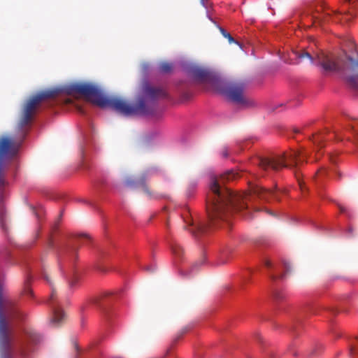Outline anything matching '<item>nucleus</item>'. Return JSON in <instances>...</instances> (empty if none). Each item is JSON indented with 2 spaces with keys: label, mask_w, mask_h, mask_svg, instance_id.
<instances>
[{
  "label": "nucleus",
  "mask_w": 358,
  "mask_h": 358,
  "mask_svg": "<svg viewBox=\"0 0 358 358\" xmlns=\"http://www.w3.org/2000/svg\"><path fill=\"white\" fill-rule=\"evenodd\" d=\"M285 274H280V275H276V274H274V273H271L270 274V278L271 280H275L276 279H278V278H282L283 276H284Z\"/></svg>",
  "instance_id": "nucleus-23"
},
{
  "label": "nucleus",
  "mask_w": 358,
  "mask_h": 358,
  "mask_svg": "<svg viewBox=\"0 0 358 358\" xmlns=\"http://www.w3.org/2000/svg\"><path fill=\"white\" fill-rule=\"evenodd\" d=\"M220 30L222 34H224V28L220 27Z\"/></svg>",
  "instance_id": "nucleus-35"
},
{
  "label": "nucleus",
  "mask_w": 358,
  "mask_h": 358,
  "mask_svg": "<svg viewBox=\"0 0 358 358\" xmlns=\"http://www.w3.org/2000/svg\"><path fill=\"white\" fill-rule=\"evenodd\" d=\"M66 92L69 94H78L101 108H109L123 115L149 113L144 100L140 99L134 106L117 96H105L101 90L91 83H76L69 85Z\"/></svg>",
  "instance_id": "nucleus-2"
},
{
  "label": "nucleus",
  "mask_w": 358,
  "mask_h": 358,
  "mask_svg": "<svg viewBox=\"0 0 358 358\" xmlns=\"http://www.w3.org/2000/svg\"><path fill=\"white\" fill-rule=\"evenodd\" d=\"M225 96L229 102L240 109L254 105L253 101L245 93V85L241 83H225Z\"/></svg>",
  "instance_id": "nucleus-6"
},
{
  "label": "nucleus",
  "mask_w": 358,
  "mask_h": 358,
  "mask_svg": "<svg viewBox=\"0 0 358 358\" xmlns=\"http://www.w3.org/2000/svg\"><path fill=\"white\" fill-rule=\"evenodd\" d=\"M225 181L226 180H233L236 179L239 174L238 172L235 171L234 170H229V171H225Z\"/></svg>",
  "instance_id": "nucleus-19"
},
{
  "label": "nucleus",
  "mask_w": 358,
  "mask_h": 358,
  "mask_svg": "<svg viewBox=\"0 0 358 358\" xmlns=\"http://www.w3.org/2000/svg\"><path fill=\"white\" fill-rule=\"evenodd\" d=\"M45 279H46V280H47L48 282H49V279H48V277H45Z\"/></svg>",
  "instance_id": "nucleus-40"
},
{
  "label": "nucleus",
  "mask_w": 358,
  "mask_h": 358,
  "mask_svg": "<svg viewBox=\"0 0 358 358\" xmlns=\"http://www.w3.org/2000/svg\"><path fill=\"white\" fill-rule=\"evenodd\" d=\"M352 17L353 15L349 11L341 13L332 10H330L329 8H326L323 4L317 6L313 10L311 16L315 23H324L329 21L336 23H344L349 22Z\"/></svg>",
  "instance_id": "nucleus-8"
},
{
  "label": "nucleus",
  "mask_w": 358,
  "mask_h": 358,
  "mask_svg": "<svg viewBox=\"0 0 358 358\" xmlns=\"http://www.w3.org/2000/svg\"><path fill=\"white\" fill-rule=\"evenodd\" d=\"M173 69V65L171 63L169 62H162L159 64V70L161 73H168L171 71Z\"/></svg>",
  "instance_id": "nucleus-17"
},
{
  "label": "nucleus",
  "mask_w": 358,
  "mask_h": 358,
  "mask_svg": "<svg viewBox=\"0 0 358 358\" xmlns=\"http://www.w3.org/2000/svg\"><path fill=\"white\" fill-rule=\"evenodd\" d=\"M145 97L150 100H155L159 98L166 96V93L162 88L146 86L144 88Z\"/></svg>",
  "instance_id": "nucleus-13"
},
{
  "label": "nucleus",
  "mask_w": 358,
  "mask_h": 358,
  "mask_svg": "<svg viewBox=\"0 0 358 358\" xmlns=\"http://www.w3.org/2000/svg\"><path fill=\"white\" fill-rule=\"evenodd\" d=\"M201 3L206 8H208L209 6V0H200Z\"/></svg>",
  "instance_id": "nucleus-25"
},
{
  "label": "nucleus",
  "mask_w": 358,
  "mask_h": 358,
  "mask_svg": "<svg viewBox=\"0 0 358 358\" xmlns=\"http://www.w3.org/2000/svg\"><path fill=\"white\" fill-rule=\"evenodd\" d=\"M295 54L298 59L301 60L308 59L311 64L321 66L325 71H336L340 69L337 58L333 55L320 52L312 55L305 50L296 51Z\"/></svg>",
  "instance_id": "nucleus-7"
},
{
  "label": "nucleus",
  "mask_w": 358,
  "mask_h": 358,
  "mask_svg": "<svg viewBox=\"0 0 358 358\" xmlns=\"http://www.w3.org/2000/svg\"><path fill=\"white\" fill-rule=\"evenodd\" d=\"M305 155L299 151L292 150L282 156L260 157L255 159L257 166V177L271 176L283 167L293 169L297 167L303 161Z\"/></svg>",
  "instance_id": "nucleus-3"
},
{
  "label": "nucleus",
  "mask_w": 358,
  "mask_h": 358,
  "mask_svg": "<svg viewBox=\"0 0 358 358\" xmlns=\"http://www.w3.org/2000/svg\"><path fill=\"white\" fill-rule=\"evenodd\" d=\"M30 351V350L28 348V344L24 343L22 345L20 349V355L23 357H26L28 355V352Z\"/></svg>",
  "instance_id": "nucleus-21"
},
{
  "label": "nucleus",
  "mask_w": 358,
  "mask_h": 358,
  "mask_svg": "<svg viewBox=\"0 0 358 358\" xmlns=\"http://www.w3.org/2000/svg\"><path fill=\"white\" fill-rule=\"evenodd\" d=\"M264 264L267 268H271L272 266L271 262L269 260H266Z\"/></svg>",
  "instance_id": "nucleus-29"
},
{
  "label": "nucleus",
  "mask_w": 358,
  "mask_h": 358,
  "mask_svg": "<svg viewBox=\"0 0 358 358\" xmlns=\"http://www.w3.org/2000/svg\"><path fill=\"white\" fill-rule=\"evenodd\" d=\"M351 129L354 131V127H351Z\"/></svg>",
  "instance_id": "nucleus-42"
},
{
  "label": "nucleus",
  "mask_w": 358,
  "mask_h": 358,
  "mask_svg": "<svg viewBox=\"0 0 358 358\" xmlns=\"http://www.w3.org/2000/svg\"><path fill=\"white\" fill-rule=\"evenodd\" d=\"M274 297L276 299H280L282 296L280 295V294L278 292H275L274 293Z\"/></svg>",
  "instance_id": "nucleus-27"
},
{
  "label": "nucleus",
  "mask_w": 358,
  "mask_h": 358,
  "mask_svg": "<svg viewBox=\"0 0 358 358\" xmlns=\"http://www.w3.org/2000/svg\"><path fill=\"white\" fill-rule=\"evenodd\" d=\"M52 313L53 316L50 320L51 323L58 325L59 324L65 317V314L62 310L59 308L55 307L52 305Z\"/></svg>",
  "instance_id": "nucleus-14"
},
{
  "label": "nucleus",
  "mask_w": 358,
  "mask_h": 358,
  "mask_svg": "<svg viewBox=\"0 0 358 358\" xmlns=\"http://www.w3.org/2000/svg\"><path fill=\"white\" fill-rule=\"evenodd\" d=\"M325 169H322L318 171V172L317 173V175L319 176V175H322V173H325Z\"/></svg>",
  "instance_id": "nucleus-31"
},
{
  "label": "nucleus",
  "mask_w": 358,
  "mask_h": 358,
  "mask_svg": "<svg viewBox=\"0 0 358 358\" xmlns=\"http://www.w3.org/2000/svg\"><path fill=\"white\" fill-rule=\"evenodd\" d=\"M253 194L259 199L266 201H269L271 199L276 201L280 200L278 192L276 189H269L260 186H256L253 189Z\"/></svg>",
  "instance_id": "nucleus-11"
},
{
  "label": "nucleus",
  "mask_w": 358,
  "mask_h": 358,
  "mask_svg": "<svg viewBox=\"0 0 358 358\" xmlns=\"http://www.w3.org/2000/svg\"><path fill=\"white\" fill-rule=\"evenodd\" d=\"M171 250L173 253V255L177 257H181L183 254V249L182 247L176 243H173L171 244Z\"/></svg>",
  "instance_id": "nucleus-18"
},
{
  "label": "nucleus",
  "mask_w": 358,
  "mask_h": 358,
  "mask_svg": "<svg viewBox=\"0 0 358 358\" xmlns=\"http://www.w3.org/2000/svg\"><path fill=\"white\" fill-rule=\"evenodd\" d=\"M30 340L31 342H35V338L32 336L30 338Z\"/></svg>",
  "instance_id": "nucleus-38"
},
{
  "label": "nucleus",
  "mask_w": 358,
  "mask_h": 358,
  "mask_svg": "<svg viewBox=\"0 0 358 358\" xmlns=\"http://www.w3.org/2000/svg\"><path fill=\"white\" fill-rule=\"evenodd\" d=\"M268 213L269 214L272 215H275V214H274L273 213H272V212H271V211H269V210H268Z\"/></svg>",
  "instance_id": "nucleus-39"
},
{
  "label": "nucleus",
  "mask_w": 358,
  "mask_h": 358,
  "mask_svg": "<svg viewBox=\"0 0 358 358\" xmlns=\"http://www.w3.org/2000/svg\"><path fill=\"white\" fill-rule=\"evenodd\" d=\"M146 269L150 271H153L155 270L154 268H150V267H147Z\"/></svg>",
  "instance_id": "nucleus-36"
},
{
  "label": "nucleus",
  "mask_w": 358,
  "mask_h": 358,
  "mask_svg": "<svg viewBox=\"0 0 358 358\" xmlns=\"http://www.w3.org/2000/svg\"><path fill=\"white\" fill-rule=\"evenodd\" d=\"M350 355L351 356H355L357 355V350L355 349V348L354 347H352L350 348Z\"/></svg>",
  "instance_id": "nucleus-24"
},
{
  "label": "nucleus",
  "mask_w": 358,
  "mask_h": 358,
  "mask_svg": "<svg viewBox=\"0 0 358 358\" xmlns=\"http://www.w3.org/2000/svg\"><path fill=\"white\" fill-rule=\"evenodd\" d=\"M134 183L136 184L138 186H141L143 190V192L147 194L150 198L155 197L157 198L156 196H152V194L151 192L148 189V186L145 184V176L141 177V178L138 179L136 181H131V180H127V185L131 186Z\"/></svg>",
  "instance_id": "nucleus-15"
},
{
  "label": "nucleus",
  "mask_w": 358,
  "mask_h": 358,
  "mask_svg": "<svg viewBox=\"0 0 358 358\" xmlns=\"http://www.w3.org/2000/svg\"><path fill=\"white\" fill-rule=\"evenodd\" d=\"M348 80L352 87L358 88V74L350 76Z\"/></svg>",
  "instance_id": "nucleus-20"
},
{
  "label": "nucleus",
  "mask_w": 358,
  "mask_h": 358,
  "mask_svg": "<svg viewBox=\"0 0 358 358\" xmlns=\"http://www.w3.org/2000/svg\"><path fill=\"white\" fill-rule=\"evenodd\" d=\"M17 152V147L13 141L7 137L0 138V186L3 185L5 180L3 173V159L4 157H12Z\"/></svg>",
  "instance_id": "nucleus-10"
},
{
  "label": "nucleus",
  "mask_w": 358,
  "mask_h": 358,
  "mask_svg": "<svg viewBox=\"0 0 358 358\" xmlns=\"http://www.w3.org/2000/svg\"><path fill=\"white\" fill-rule=\"evenodd\" d=\"M1 224L2 226V227H3V215H1Z\"/></svg>",
  "instance_id": "nucleus-33"
},
{
  "label": "nucleus",
  "mask_w": 358,
  "mask_h": 358,
  "mask_svg": "<svg viewBox=\"0 0 358 358\" xmlns=\"http://www.w3.org/2000/svg\"><path fill=\"white\" fill-rule=\"evenodd\" d=\"M77 281V278L73 279L70 281L69 284L71 287H73Z\"/></svg>",
  "instance_id": "nucleus-30"
},
{
  "label": "nucleus",
  "mask_w": 358,
  "mask_h": 358,
  "mask_svg": "<svg viewBox=\"0 0 358 358\" xmlns=\"http://www.w3.org/2000/svg\"><path fill=\"white\" fill-rule=\"evenodd\" d=\"M284 266L286 269V271L288 272L289 271V266L287 263H285Z\"/></svg>",
  "instance_id": "nucleus-32"
},
{
  "label": "nucleus",
  "mask_w": 358,
  "mask_h": 358,
  "mask_svg": "<svg viewBox=\"0 0 358 358\" xmlns=\"http://www.w3.org/2000/svg\"><path fill=\"white\" fill-rule=\"evenodd\" d=\"M295 174H296V177L297 178V181H298L299 185L300 186V188L302 189H303V182L301 180V179L299 178L297 174L296 173H295Z\"/></svg>",
  "instance_id": "nucleus-26"
},
{
  "label": "nucleus",
  "mask_w": 358,
  "mask_h": 358,
  "mask_svg": "<svg viewBox=\"0 0 358 358\" xmlns=\"http://www.w3.org/2000/svg\"><path fill=\"white\" fill-rule=\"evenodd\" d=\"M189 73L197 83L204 86L206 90L224 95L222 83L214 72L199 66H192L189 69Z\"/></svg>",
  "instance_id": "nucleus-4"
},
{
  "label": "nucleus",
  "mask_w": 358,
  "mask_h": 358,
  "mask_svg": "<svg viewBox=\"0 0 358 358\" xmlns=\"http://www.w3.org/2000/svg\"><path fill=\"white\" fill-rule=\"evenodd\" d=\"M339 208H340V210H341V213H345V210L344 207L339 206Z\"/></svg>",
  "instance_id": "nucleus-34"
},
{
  "label": "nucleus",
  "mask_w": 358,
  "mask_h": 358,
  "mask_svg": "<svg viewBox=\"0 0 358 358\" xmlns=\"http://www.w3.org/2000/svg\"><path fill=\"white\" fill-rule=\"evenodd\" d=\"M225 219L227 214H233L238 211L248 208V200L249 196H243L233 192L225 187Z\"/></svg>",
  "instance_id": "nucleus-9"
},
{
  "label": "nucleus",
  "mask_w": 358,
  "mask_h": 358,
  "mask_svg": "<svg viewBox=\"0 0 358 358\" xmlns=\"http://www.w3.org/2000/svg\"><path fill=\"white\" fill-rule=\"evenodd\" d=\"M56 296V293L54 289H52L51 294L48 301V303L51 305H52V301Z\"/></svg>",
  "instance_id": "nucleus-22"
},
{
  "label": "nucleus",
  "mask_w": 358,
  "mask_h": 358,
  "mask_svg": "<svg viewBox=\"0 0 358 358\" xmlns=\"http://www.w3.org/2000/svg\"><path fill=\"white\" fill-rule=\"evenodd\" d=\"M348 59H349L351 62L354 63V64H355V66H358V59H357V61H354V59H353L352 57H348Z\"/></svg>",
  "instance_id": "nucleus-28"
},
{
  "label": "nucleus",
  "mask_w": 358,
  "mask_h": 358,
  "mask_svg": "<svg viewBox=\"0 0 358 358\" xmlns=\"http://www.w3.org/2000/svg\"><path fill=\"white\" fill-rule=\"evenodd\" d=\"M27 294L31 295L32 294L31 290H30V289L27 290Z\"/></svg>",
  "instance_id": "nucleus-37"
},
{
  "label": "nucleus",
  "mask_w": 358,
  "mask_h": 358,
  "mask_svg": "<svg viewBox=\"0 0 358 358\" xmlns=\"http://www.w3.org/2000/svg\"><path fill=\"white\" fill-rule=\"evenodd\" d=\"M225 39L227 41V45L225 44V52H227L229 55L233 56L242 51L241 43L226 31Z\"/></svg>",
  "instance_id": "nucleus-12"
},
{
  "label": "nucleus",
  "mask_w": 358,
  "mask_h": 358,
  "mask_svg": "<svg viewBox=\"0 0 358 358\" xmlns=\"http://www.w3.org/2000/svg\"><path fill=\"white\" fill-rule=\"evenodd\" d=\"M331 161H332L333 162H334V159L333 158L331 157Z\"/></svg>",
  "instance_id": "nucleus-41"
},
{
  "label": "nucleus",
  "mask_w": 358,
  "mask_h": 358,
  "mask_svg": "<svg viewBox=\"0 0 358 358\" xmlns=\"http://www.w3.org/2000/svg\"><path fill=\"white\" fill-rule=\"evenodd\" d=\"M58 94L59 90H51L40 92L30 97L24 103L22 108L18 124L19 129L22 130L24 127L30 124L36 108L43 101L50 98H54Z\"/></svg>",
  "instance_id": "nucleus-5"
},
{
  "label": "nucleus",
  "mask_w": 358,
  "mask_h": 358,
  "mask_svg": "<svg viewBox=\"0 0 358 358\" xmlns=\"http://www.w3.org/2000/svg\"><path fill=\"white\" fill-rule=\"evenodd\" d=\"M222 178L213 176L210 182V192L206 199V211L208 224L201 220H194L192 215L187 212L183 215L185 229L192 235L199 238L206 234L210 229H217L222 226L224 215V196L222 193Z\"/></svg>",
  "instance_id": "nucleus-1"
},
{
  "label": "nucleus",
  "mask_w": 358,
  "mask_h": 358,
  "mask_svg": "<svg viewBox=\"0 0 358 358\" xmlns=\"http://www.w3.org/2000/svg\"><path fill=\"white\" fill-rule=\"evenodd\" d=\"M324 132H320V133L315 134L313 136V141L318 147H320V148L323 147L322 142L324 141Z\"/></svg>",
  "instance_id": "nucleus-16"
}]
</instances>
